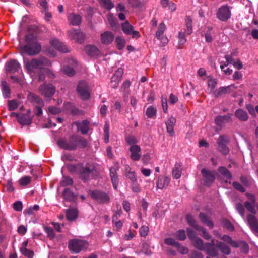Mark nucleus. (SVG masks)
Masks as SVG:
<instances>
[{"label": "nucleus", "instance_id": "bb28decb", "mask_svg": "<svg viewBox=\"0 0 258 258\" xmlns=\"http://www.w3.org/2000/svg\"><path fill=\"white\" fill-rule=\"evenodd\" d=\"M86 53L91 57H96L100 53L99 50L95 46L92 45H87L85 48Z\"/></svg>", "mask_w": 258, "mask_h": 258}, {"label": "nucleus", "instance_id": "4c0bfd02", "mask_svg": "<svg viewBox=\"0 0 258 258\" xmlns=\"http://www.w3.org/2000/svg\"><path fill=\"white\" fill-rule=\"evenodd\" d=\"M1 86L3 94L4 97H9L10 96V89L7 82L3 81L1 84Z\"/></svg>", "mask_w": 258, "mask_h": 258}, {"label": "nucleus", "instance_id": "473e14b6", "mask_svg": "<svg viewBox=\"0 0 258 258\" xmlns=\"http://www.w3.org/2000/svg\"><path fill=\"white\" fill-rule=\"evenodd\" d=\"M216 246L224 254L229 255L231 252L229 247L223 242H218L216 244Z\"/></svg>", "mask_w": 258, "mask_h": 258}, {"label": "nucleus", "instance_id": "58836bf2", "mask_svg": "<svg viewBox=\"0 0 258 258\" xmlns=\"http://www.w3.org/2000/svg\"><path fill=\"white\" fill-rule=\"evenodd\" d=\"M186 219L188 224L194 227L196 230H197L198 227L201 226L197 224L194 218L190 214L186 215Z\"/></svg>", "mask_w": 258, "mask_h": 258}, {"label": "nucleus", "instance_id": "1a4fd4ad", "mask_svg": "<svg viewBox=\"0 0 258 258\" xmlns=\"http://www.w3.org/2000/svg\"><path fill=\"white\" fill-rule=\"evenodd\" d=\"M233 114L228 113L226 115H218L215 118L214 121L215 124L220 128L223 127L226 123H232Z\"/></svg>", "mask_w": 258, "mask_h": 258}, {"label": "nucleus", "instance_id": "2f4dec72", "mask_svg": "<svg viewBox=\"0 0 258 258\" xmlns=\"http://www.w3.org/2000/svg\"><path fill=\"white\" fill-rule=\"evenodd\" d=\"M66 217L69 221L75 220L78 217V211L76 209L70 208L66 211Z\"/></svg>", "mask_w": 258, "mask_h": 258}, {"label": "nucleus", "instance_id": "8fccbe9b", "mask_svg": "<svg viewBox=\"0 0 258 258\" xmlns=\"http://www.w3.org/2000/svg\"><path fill=\"white\" fill-rule=\"evenodd\" d=\"M73 183V179L68 176H63L62 180L61 182V184L62 186H66L71 185Z\"/></svg>", "mask_w": 258, "mask_h": 258}, {"label": "nucleus", "instance_id": "f3484780", "mask_svg": "<svg viewBox=\"0 0 258 258\" xmlns=\"http://www.w3.org/2000/svg\"><path fill=\"white\" fill-rule=\"evenodd\" d=\"M50 43L52 46L61 52L67 53L69 52V48L57 39H52L50 41Z\"/></svg>", "mask_w": 258, "mask_h": 258}, {"label": "nucleus", "instance_id": "5701e85b", "mask_svg": "<svg viewBox=\"0 0 258 258\" xmlns=\"http://www.w3.org/2000/svg\"><path fill=\"white\" fill-rule=\"evenodd\" d=\"M69 23L73 26H78L81 23V16L75 13H71L68 17Z\"/></svg>", "mask_w": 258, "mask_h": 258}, {"label": "nucleus", "instance_id": "0eeeda50", "mask_svg": "<svg viewBox=\"0 0 258 258\" xmlns=\"http://www.w3.org/2000/svg\"><path fill=\"white\" fill-rule=\"evenodd\" d=\"M91 197L100 204H107L110 201L109 196L105 192L98 190H90Z\"/></svg>", "mask_w": 258, "mask_h": 258}, {"label": "nucleus", "instance_id": "423d86ee", "mask_svg": "<svg viewBox=\"0 0 258 258\" xmlns=\"http://www.w3.org/2000/svg\"><path fill=\"white\" fill-rule=\"evenodd\" d=\"M230 142L229 138L225 135H220L217 140L218 150L223 155H227L229 152V149L227 146Z\"/></svg>", "mask_w": 258, "mask_h": 258}, {"label": "nucleus", "instance_id": "72a5a7b5", "mask_svg": "<svg viewBox=\"0 0 258 258\" xmlns=\"http://www.w3.org/2000/svg\"><path fill=\"white\" fill-rule=\"evenodd\" d=\"M191 242L194 246L200 250L204 251L205 249L206 243L204 244L203 241L201 238L197 237Z\"/></svg>", "mask_w": 258, "mask_h": 258}, {"label": "nucleus", "instance_id": "f03ea898", "mask_svg": "<svg viewBox=\"0 0 258 258\" xmlns=\"http://www.w3.org/2000/svg\"><path fill=\"white\" fill-rule=\"evenodd\" d=\"M67 168L70 172L79 174V178L84 182L89 179L91 174L96 171L93 164L86 163L84 165L82 163H79L76 165L69 164Z\"/></svg>", "mask_w": 258, "mask_h": 258}, {"label": "nucleus", "instance_id": "0e129e2a", "mask_svg": "<svg viewBox=\"0 0 258 258\" xmlns=\"http://www.w3.org/2000/svg\"><path fill=\"white\" fill-rule=\"evenodd\" d=\"M139 232L141 236L145 237L149 232V228L147 226H143L140 228Z\"/></svg>", "mask_w": 258, "mask_h": 258}, {"label": "nucleus", "instance_id": "6ab92c4d", "mask_svg": "<svg viewBox=\"0 0 258 258\" xmlns=\"http://www.w3.org/2000/svg\"><path fill=\"white\" fill-rule=\"evenodd\" d=\"M247 222L251 229L254 233H258V220L257 218L252 214L247 216Z\"/></svg>", "mask_w": 258, "mask_h": 258}, {"label": "nucleus", "instance_id": "9d476101", "mask_svg": "<svg viewBox=\"0 0 258 258\" xmlns=\"http://www.w3.org/2000/svg\"><path fill=\"white\" fill-rule=\"evenodd\" d=\"M39 92L46 97H51L55 92V86L51 84L41 85L38 89Z\"/></svg>", "mask_w": 258, "mask_h": 258}, {"label": "nucleus", "instance_id": "e2e57ef3", "mask_svg": "<svg viewBox=\"0 0 258 258\" xmlns=\"http://www.w3.org/2000/svg\"><path fill=\"white\" fill-rule=\"evenodd\" d=\"M246 109L248 110L249 113L253 117H255L256 114L255 112V108H253V106L250 104H246L245 106Z\"/></svg>", "mask_w": 258, "mask_h": 258}, {"label": "nucleus", "instance_id": "ea45409f", "mask_svg": "<svg viewBox=\"0 0 258 258\" xmlns=\"http://www.w3.org/2000/svg\"><path fill=\"white\" fill-rule=\"evenodd\" d=\"M125 175L128 177L132 182H135L137 181L135 172L131 170V169L128 167L125 169Z\"/></svg>", "mask_w": 258, "mask_h": 258}, {"label": "nucleus", "instance_id": "aec40b11", "mask_svg": "<svg viewBox=\"0 0 258 258\" xmlns=\"http://www.w3.org/2000/svg\"><path fill=\"white\" fill-rule=\"evenodd\" d=\"M170 182V179L164 176H160L156 182V187L158 189H163L167 187Z\"/></svg>", "mask_w": 258, "mask_h": 258}, {"label": "nucleus", "instance_id": "13d9d810", "mask_svg": "<svg viewBox=\"0 0 258 258\" xmlns=\"http://www.w3.org/2000/svg\"><path fill=\"white\" fill-rule=\"evenodd\" d=\"M164 242L168 245H172L175 247L178 246V242L176 241L175 240L172 238H167L165 239Z\"/></svg>", "mask_w": 258, "mask_h": 258}, {"label": "nucleus", "instance_id": "a211bd4d", "mask_svg": "<svg viewBox=\"0 0 258 258\" xmlns=\"http://www.w3.org/2000/svg\"><path fill=\"white\" fill-rule=\"evenodd\" d=\"M114 39V35L110 31H105L101 34L100 40L102 44L108 45L110 44Z\"/></svg>", "mask_w": 258, "mask_h": 258}, {"label": "nucleus", "instance_id": "f8f14e48", "mask_svg": "<svg viewBox=\"0 0 258 258\" xmlns=\"http://www.w3.org/2000/svg\"><path fill=\"white\" fill-rule=\"evenodd\" d=\"M121 29L125 34L132 35L133 38H138L141 36L139 32L134 30L133 26L131 25L127 21L121 24Z\"/></svg>", "mask_w": 258, "mask_h": 258}, {"label": "nucleus", "instance_id": "ddd939ff", "mask_svg": "<svg viewBox=\"0 0 258 258\" xmlns=\"http://www.w3.org/2000/svg\"><path fill=\"white\" fill-rule=\"evenodd\" d=\"M77 90L81 98L83 100H87L90 97V93L87 83L84 81L79 82Z\"/></svg>", "mask_w": 258, "mask_h": 258}, {"label": "nucleus", "instance_id": "a19ab883", "mask_svg": "<svg viewBox=\"0 0 258 258\" xmlns=\"http://www.w3.org/2000/svg\"><path fill=\"white\" fill-rule=\"evenodd\" d=\"M166 29V26L164 23L160 24L157 31L156 33V37L158 39H161V37Z\"/></svg>", "mask_w": 258, "mask_h": 258}, {"label": "nucleus", "instance_id": "49530a36", "mask_svg": "<svg viewBox=\"0 0 258 258\" xmlns=\"http://www.w3.org/2000/svg\"><path fill=\"white\" fill-rule=\"evenodd\" d=\"M157 110L155 107L149 106L146 110V114L149 118H152L155 116Z\"/></svg>", "mask_w": 258, "mask_h": 258}, {"label": "nucleus", "instance_id": "f257e3e1", "mask_svg": "<svg viewBox=\"0 0 258 258\" xmlns=\"http://www.w3.org/2000/svg\"><path fill=\"white\" fill-rule=\"evenodd\" d=\"M87 144L86 139L75 134L72 135L69 138H60L57 141V145L60 148L69 151H74L78 148H84Z\"/></svg>", "mask_w": 258, "mask_h": 258}, {"label": "nucleus", "instance_id": "09e8293b", "mask_svg": "<svg viewBox=\"0 0 258 258\" xmlns=\"http://www.w3.org/2000/svg\"><path fill=\"white\" fill-rule=\"evenodd\" d=\"M20 251L24 255L28 258H32L34 255L33 251L30 250L25 247H21Z\"/></svg>", "mask_w": 258, "mask_h": 258}, {"label": "nucleus", "instance_id": "7ed1b4c3", "mask_svg": "<svg viewBox=\"0 0 258 258\" xmlns=\"http://www.w3.org/2000/svg\"><path fill=\"white\" fill-rule=\"evenodd\" d=\"M26 44L23 47V51L29 55H35L39 53L41 47L39 43L36 40V36L29 33L25 37Z\"/></svg>", "mask_w": 258, "mask_h": 258}, {"label": "nucleus", "instance_id": "864d4df0", "mask_svg": "<svg viewBox=\"0 0 258 258\" xmlns=\"http://www.w3.org/2000/svg\"><path fill=\"white\" fill-rule=\"evenodd\" d=\"M31 178L30 176H26L19 180V184L21 186H26L31 182Z\"/></svg>", "mask_w": 258, "mask_h": 258}, {"label": "nucleus", "instance_id": "b1692460", "mask_svg": "<svg viewBox=\"0 0 258 258\" xmlns=\"http://www.w3.org/2000/svg\"><path fill=\"white\" fill-rule=\"evenodd\" d=\"M165 123L167 132L170 136H173L174 135V126L176 123L175 118L172 116L170 117Z\"/></svg>", "mask_w": 258, "mask_h": 258}, {"label": "nucleus", "instance_id": "680f3d73", "mask_svg": "<svg viewBox=\"0 0 258 258\" xmlns=\"http://www.w3.org/2000/svg\"><path fill=\"white\" fill-rule=\"evenodd\" d=\"M186 231H187V234L188 237L189 238V239H190V240L191 241L192 240H194L195 239H196L197 237H198L196 236V234L195 231L193 230H192L191 229L187 228L186 229Z\"/></svg>", "mask_w": 258, "mask_h": 258}, {"label": "nucleus", "instance_id": "69168bd1", "mask_svg": "<svg viewBox=\"0 0 258 258\" xmlns=\"http://www.w3.org/2000/svg\"><path fill=\"white\" fill-rule=\"evenodd\" d=\"M45 231L47 233L48 236L50 238H53L55 237L54 231L51 227H46L45 228Z\"/></svg>", "mask_w": 258, "mask_h": 258}, {"label": "nucleus", "instance_id": "20e7f679", "mask_svg": "<svg viewBox=\"0 0 258 258\" xmlns=\"http://www.w3.org/2000/svg\"><path fill=\"white\" fill-rule=\"evenodd\" d=\"M25 67L27 72L31 74L35 69L41 70L45 66H50L51 61L44 57L33 58L31 60H24Z\"/></svg>", "mask_w": 258, "mask_h": 258}, {"label": "nucleus", "instance_id": "338daca9", "mask_svg": "<svg viewBox=\"0 0 258 258\" xmlns=\"http://www.w3.org/2000/svg\"><path fill=\"white\" fill-rule=\"evenodd\" d=\"M178 38L179 45H183L186 43V39L184 33L179 32L178 34Z\"/></svg>", "mask_w": 258, "mask_h": 258}, {"label": "nucleus", "instance_id": "cd10ccee", "mask_svg": "<svg viewBox=\"0 0 258 258\" xmlns=\"http://www.w3.org/2000/svg\"><path fill=\"white\" fill-rule=\"evenodd\" d=\"M27 98L32 103H36L39 105H43L44 103L42 99L33 93L29 92Z\"/></svg>", "mask_w": 258, "mask_h": 258}, {"label": "nucleus", "instance_id": "393cba45", "mask_svg": "<svg viewBox=\"0 0 258 258\" xmlns=\"http://www.w3.org/2000/svg\"><path fill=\"white\" fill-rule=\"evenodd\" d=\"M131 152V157L135 161L139 160L140 158V148L138 145H132L130 148Z\"/></svg>", "mask_w": 258, "mask_h": 258}, {"label": "nucleus", "instance_id": "dca6fc26", "mask_svg": "<svg viewBox=\"0 0 258 258\" xmlns=\"http://www.w3.org/2000/svg\"><path fill=\"white\" fill-rule=\"evenodd\" d=\"M20 68V64L16 59H11L6 63V69L9 73H14L18 72Z\"/></svg>", "mask_w": 258, "mask_h": 258}, {"label": "nucleus", "instance_id": "9b49d317", "mask_svg": "<svg viewBox=\"0 0 258 258\" xmlns=\"http://www.w3.org/2000/svg\"><path fill=\"white\" fill-rule=\"evenodd\" d=\"M231 11L227 5L221 6L218 10L217 17L220 20L225 22L231 17Z\"/></svg>", "mask_w": 258, "mask_h": 258}, {"label": "nucleus", "instance_id": "a18cd8bd", "mask_svg": "<svg viewBox=\"0 0 258 258\" xmlns=\"http://www.w3.org/2000/svg\"><path fill=\"white\" fill-rule=\"evenodd\" d=\"M62 71L65 74L69 76H72L75 74V70L69 66H64L62 68Z\"/></svg>", "mask_w": 258, "mask_h": 258}, {"label": "nucleus", "instance_id": "39448f33", "mask_svg": "<svg viewBox=\"0 0 258 258\" xmlns=\"http://www.w3.org/2000/svg\"><path fill=\"white\" fill-rule=\"evenodd\" d=\"M88 243L86 241L78 239H73L69 241L68 248L70 251L76 253L86 249Z\"/></svg>", "mask_w": 258, "mask_h": 258}, {"label": "nucleus", "instance_id": "a878e982", "mask_svg": "<svg viewBox=\"0 0 258 258\" xmlns=\"http://www.w3.org/2000/svg\"><path fill=\"white\" fill-rule=\"evenodd\" d=\"M62 197L67 201H75L77 199V195H75L69 188H66L62 193Z\"/></svg>", "mask_w": 258, "mask_h": 258}, {"label": "nucleus", "instance_id": "6e6552de", "mask_svg": "<svg viewBox=\"0 0 258 258\" xmlns=\"http://www.w3.org/2000/svg\"><path fill=\"white\" fill-rule=\"evenodd\" d=\"M201 173L204 178V183L206 186H210L215 181L217 172L216 171H210L205 168L201 170Z\"/></svg>", "mask_w": 258, "mask_h": 258}, {"label": "nucleus", "instance_id": "603ef678", "mask_svg": "<svg viewBox=\"0 0 258 258\" xmlns=\"http://www.w3.org/2000/svg\"><path fill=\"white\" fill-rule=\"evenodd\" d=\"M225 58L226 60L227 64H221L220 65V68L222 70H223L224 68L226 66H227L229 63L232 64L233 65V64L235 62L234 59L232 58V55H226L225 56Z\"/></svg>", "mask_w": 258, "mask_h": 258}, {"label": "nucleus", "instance_id": "c756f323", "mask_svg": "<svg viewBox=\"0 0 258 258\" xmlns=\"http://www.w3.org/2000/svg\"><path fill=\"white\" fill-rule=\"evenodd\" d=\"M204 251H205L206 253L211 257H216L218 255L217 249L211 246V244L209 243H206V247Z\"/></svg>", "mask_w": 258, "mask_h": 258}, {"label": "nucleus", "instance_id": "bf43d9fd", "mask_svg": "<svg viewBox=\"0 0 258 258\" xmlns=\"http://www.w3.org/2000/svg\"><path fill=\"white\" fill-rule=\"evenodd\" d=\"M244 206L249 212H250L252 214H254L256 213V210H255L254 206L252 205L251 203H250L249 202H245L244 203Z\"/></svg>", "mask_w": 258, "mask_h": 258}, {"label": "nucleus", "instance_id": "052dcab7", "mask_svg": "<svg viewBox=\"0 0 258 258\" xmlns=\"http://www.w3.org/2000/svg\"><path fill=\"white\" fill-rule=\"evenodd\" d=\"M223 226L227 229L233 231L234 230V226L232 223L227 219H224L222 221Z\"/></svg>", "mask_w": 258, "mask_h": 258}, {"label": "nucleus", "instance_id": "de8ad7c7", "mask_svg": "<svg viewBox=\"0 0 258 258\" xmlns=\"http://www.w3.org/2000/svg\"><path fill=\"white\" fill-rule=\"evenodd\" d=\"M175 236L178 239L181 240V241H183V240H185V239L186 238L185 231L183 229L179 230L175 234Z\"/></svg>", "mask_w": 258, "mask_h": 258}, {"label": "nucleus", "instance_id": "e433bc0d", "mask_svg": "<svg viewBox=\"0 0 258 258\" xmlns=\"http://www.w3.org/2000/svg\"><path fill=\"white\" fill-rule=\"evenodd\" d=\"M181 171L182 169L180 164L179 163H176L173 169V177L175 179L179 178L181 175Z\"/></svg>", "mask_w": 258, "mask_h": 258}, {"label": "nucleus", "instance_id": "c85d7f7f", "mask_svg": "<svg viewBox=\"0 0 258 258\" xmlns=\"http://www.w3.org/2000/svg\"><path fill=\"white\" fill-rule=\"evenodd\" d=\"M234 114L235 116L241 121H246L248 119V115L247 112L242 109H237Z\"/></svg>", "mask_w": 258, "mask_h": 258}, {"label": "nucleus", "instance_id": "79ce46f5", "mask_svg": "<svg viewBox=\"0 0 258 258\" xmlns=\"http://www.w3.org/2000/svg\"><path fill=\"white\" fill-rule=\"evenodd\" d=\"M218 171L224 177L229 179L232 178L231 174L226 168L220 167L218 168Z\"/></svg>", "mask_w": 258, "mask_h": 258}, {"label": "nucleus", "instance_id": "4468645a", "mask_svg": "<svg viewBox=\"0 0 258 258\" xmlns=\"http://www.w3.org/2000/svg\"><path fill=\"white\" fill-rule=\"evenodd\" d=\"M69 37L75 42L82 43L85 39L84 34L79 30L72 29L68 31Z\"/></svg>", "mask_w": 258, "mask_h": 258}, {"label": "nucleus", "instance_id": "c9c22d12", "mask_svg": "<svg viewBox=\"0 0 258 258\" xmlns=\"http://www.w3.org/2000/svg\"><path fill=\"white\" fill-rule=\"evenodd\" d=\"M221 238L225 242L230 244L232 247H238L240 245L238 242L233 241L230 236L227 235H223Z\"/></svg>", "mask_w": 258, "mask_h": 258}, {"label": "nucleus", "instance_id": "4d7b16f0", "mask_svg": "<svg viewBox=\"0 0 258 258\" xmlns=\"http://www.w3.org/2000/svg\"><path fill=\"white\" fill-rule=\"evenodd\" d=\"M120 79L117 78L115 76H112L111 79L110 86L111 87L116 88L118 86Z\"/></svg>", "mask_w": 258, "mask_h": 258}, {"label": "nucleus", "instance_id": "f704fd0d", "mask_svg": "<svg viewBox=\"0 0 258 258\" xmlns=\"http://www.w3.org/2000/svg\"><path fill=\"white\" fill-rule=\"evenodd\" d=\"M89 121L87 120H83L82 123L78 126V130H79L83 135L87 134L89 130Z\"/></svg>", "mask_w": 258, "mask_h": 258}, {"label": "nucleus", "instance_id": "4be33fe9", "mask_svg": "<svg viewBox=\"0 0 258 258\" xmlns=\"http://www.w3.org/2000/svg\"><path fill=\"white\" fill-rule=\"evenodd\" d=\"M110 176L111 178L113 188L115 189H117L118 184L119 183V179L116 168L114 167L110 168Z\"/></svg>", "mask_w": 258, "mask_h": 258}, {"label": "nucleus", "instance_id": "5fc2aeb1", "mask_svg": "<svg viewBox=\"0 0 258 258\" xmlns=\"http://www.w3.org/2000/svg\"><path fill=\"white\" fill-rule=\"evenodd\" d=\"M212 27L211 26L208 27V30L205 33V40L207 42H211L213 40V38L211 35V31Z\"/></svg>", "mask_w": 258, "mask_h": 258}, {"label": "nucleus", "instance_id": "37998d69", "mask_svg": "<svg viewBox=\"0 0 258 258\" xmlns=\"http://www.w3.org/2000/svg\"><path fill=\"white\" fill-rule=\"evenodd\" d=\"M186 29L185 33L187 35H190L192 33V20L189 17H187L185 20Z\"/></svg>", "mask_w": 258, "mask_h": 258}, {"label": "nucleus", "instance_id": "c03bdc74", "mask_svg": "<svg viewBox=\"0 0 258 258\" xmlns=\"http://www.w3.org/2000/svg\"><path fill=\"white\" fill-rule=\"evenodd\" d=\"M115 42L116 44V47L119 50L122 49L125 44V40L120 37H117L116 38Z\"/></svg>", "mask_w": 258, "mask_h": 258}, {"label": "nucleus", "instance_id": "6e6d98bb", "mask_svg": "<svg viewBox=\"0 0 258 258\" xmlns=\"http://www.w3.org/2000/svg\"><path fill=\"white\" fill-rule=\"evenodd\" d=\"M197 230L202 232V236L204 239L206 240H209L211 238V236L206 231V229L202 226H201L200 227H198V229Z\"/></svg>", "mask_w": 258, "mask_h": 258}, {"label": "nucleus", "instance_id": "412c9836", "mask_svg": "<svg viewBox=\"0 0 258 258\" xmlns=\"http://www.w3.org/2000/svg\"><path fill=\"white\" fill-rule=\"evenodd\" d=\"M235 88L234 85H231L226 87H221L218 89L216 90L214 92V95L215 97L218 98L222 96L223 95L230 93L231 91V88Z\"/></svg>", "mask_w": 258, "mask_h": 258}, {"label": "nucleus", "instance_id": "7c9ffc66", "mask_svg": "<svg viewBox=\"0 0 258 258\" xmlns=\"http://www.w3.org/2000/svg\"><path fill=\"white\" fill-rule=\"evenodd\" d=\"M199 218L201 222L208 226L210 228H213L214 224L209 218L204 213L201 212L199 214Z\"/></svg>", "mask_w": 258, "mask_h": 258}, {"label": "nucleus", "instance_id": "2eb2a0df", "mask_svg": "<svg viewBox=\"0 0 258 258\" xmlns=\"http://www.w3.org/2000/svg\"><path fill=\"white\" fill-rule=\"evenodd\" d=\"M31 111L28 110L26 113H19L18 121L22 125H29L32 122V117L30 116Z\"/></svg>", "mask_w": 258, "mask_h": 258}, {"label": "nucleus", "instance_id": "3c124183", "mask_svg": "<svg viewBox=\"0 0 258 258\" xmlns=\"http://www.w3.org/2000/svg\"><path fill=\"white\" fill-rule=\"evenodd\" d=\"M9 109L10 111L15 110L18 106V102L16 100H9L8 102Z\"/></svg>", "mask_w": 258, "mask_h": 258}, {"label": "nucleus", "instance_id": "774afa93", "mask_svg": "<svg viewBox=\"0 0 258 258\" xmlns=\"http://www.w3.org/2000/svg\"><path fill=\"white\" fill-rule=\"evenodd\" d=\"M48 111L52 114H57L60 112V109L55 106H51L48 108Z\"/></svg>", "mask_w": 258, "mask_h": 258}]
</instances>
